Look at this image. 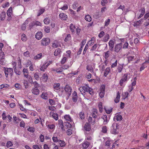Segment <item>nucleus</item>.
<instances>
[{
    "mask_svg": "<svg viewBox=\"0 0 149 149\" xmlns=\"http://www.w3.org/2000/svg\"><path fill=\"white\" fill-rule=\"evenodd\" d=\"M42 55V53L38 54L34 57V59L35 60L39 59L41 58Z\"/></svg>",
    "mask_w": 149,
    "mask_h": 149,
    "instance_id": "obj_37",
    "label": "nucleus"
},
{
    "mask_svg": "<svg viewBox=\"0 0 149 149\" xmlns=\"http://www.w3.org/2000/svg\"><path fill=\"white\" fill-rule=\"evenodd\" d=\"M67 59L68 58L63 56V57L60 61L61 63L62 64H64L66 62Z\"/></svg>",
    "mask_w": 149,
    "mask_h": 149,
    "instance_id": "obj_35",
    "label": "nucleus"
},
{
    "mask_svg": "<svg viewBox=\"0 0 149 149\" xmlns=\"http://www.w3.org/2000/svg\"><path fill=\"white\" fill-rule=\"evenodd\" d=\"M145 10L144 8H142L139 11L140 14L138 17V18L139 19L142 17L145 13Z\"/></svg>",
    "mask_w": 149,
    "mask_h": 149,
    "instance_id": "obj_20",
    "label": "nucleus"
},
{
    "mask_svg": "<svg viewBox=\"0 0 149 149\" xmlns=\"http://www.w3.org/2000/svg\"><path fill=\"white\" fill-rule=\"evenodd\" d=\"M85 92H88L91 95H93V93L91 88H90L88 86H85Z\"/></svg>",
    "mask_w": 149,
    "mask_h": 149,
    "instance_id": "obj_12",
    "label": "nucleus"
},
{
    "mask_svg": "<svg viewBox=\"0 0 149 149\" xmlns=\"http://www.w3.org/2000/svg\"><path fill=\"white\" fill-rule=\"evenodd\" d=\"M22 40L23 41H25L27 39V37L26 35L24 34H22L21 36Z\"/></svg>",
    "mask_w": 149,
    "mask_h": 149,
    "instance_id": "obj_56",
    "label": "nucleus"
},
{
    "mask_svg": "<svg viewBox=\"0 0 149 149\" xmlns=\"http://www.w3.org/2000/svg\"><path fill=\"white\" fill-rule=\"evenodd\" d=\"M4 73L6 77H8L9 74L11 76L13 73V69L10 68H6L4 70Z\"/></svg>",
    "mask_w": 149,
    "mask_h": 149,
    "instance_id": "obj_2",
    "label": "nucleus"
},
{
    "mask_svg": "<svg viewBox=\"0 0 149 149\" xmlns=\"http://www.w3.org/2000/svg\"><path fill=\"white\" fill-rule=\"evenodd\" d=\"M115 41L110 40L109 42V45L110 47V50H112L113 49V47L115 44Z\"/></svg>",
    "mask_w": 149,
    "mask_h": 149,
    "instance_id": "obj_16",
    "label": "nucleus"
},
{
    "mask_svg": "<svg viewBox=\"0 0 149 149\" xmlns=\"http://www.w3.org/2000/svg\"><path fill=\"white\" fill-rule=\"evenodd\" d=\"M63 56L65 57V58L68 59L71 58V51L70 50H68L66 52V53L64 54Z\"/></svg>",
    "mask_w": 149,
    "mask_h": 149,
    "instance_id": "obj_14",
    "label": "nucleus"
},
{
    "mask_svg": "<svg viewBox=\"0 0 149 149\" xmlns=\"http://www.w3.org/2000/svg\"><path fill=\"white\" fill-rule=\"evenodd\" d=\"M136 77H135L132 80V83L131 86H134L136 84Z\"/></svg>",
    "mask_w": 149,
    "mask_h": 149,
    "instance_id": "obj_45",
    "label": "nucleus"
},
{
    "mask_svg": "<svg viewBox=\"0 0 149 149\" xmlns=\"http://www.w3.org/2000/svg\"><path fill=\"white\" fill-rule=\"evenodd\" d=\"M8 85L7 84H2L0 85V89L8 88Z\"/></svg>",
    "mask_w": 149,
    "mask_h": 149,
    "instance_id": "obj_55",
    "label": "nucleus"
},
{
    "mask_svg": "<svg viewBox=\"0 0 149 149\" xmlns=\"http://www.w3.org/2000/svg\"><path fill=\"white\" fill-rule=\"evenodd\" d=\"M42 45H47L50 42V39L48 38H43L41 41Z\"/></svg>",
    "mask_w": 149,
    "mask_h": 149,
    "instance_id": "obj_3",
    "label": "nucleus"
},
{
    "mask_svg": "<svg viewBox=\"0 0 149 149\" xmlns=\"http://www.w3.org/2000/svg\"><path fill=\"white\" fill-rule=\"evenodd\" d=\"M0 63L2 65H4L5 64V61L4 58H1L0 60Z\"/></svg>",
    "mask_w": 149,
    "mask_h": 149,
    "instance_id": "obj_63",
    "label": "nucleus"
},
{
    "mask_svg": "<svg viewBox=\"0 0 149 149\" xmlns=\"http://www.w3.org/2000/svg\"><path fill=\"white\" fill-rule=\"evenodd\" d=\"M64 89L65 92L67 93L69 95H70L71 92V88L69 86L66 85Z\"/></svg>",
    "mask_w": 149,
    "mask_h": 149,
    "instance_id": "obj_13",
    "label": "nucleus"
},
{
    "mask_svg": "<svg viewBox=\"0 0 149 149\" xmlns=\"http://www.w3.org/2000/svg\"><path fill=\"white\" fill-rule=\"evenodd\" d=\"M97 113V111L96 109H94L93 113H92V117L95 118L96 117V115Z\"/></svg>",
    "mask_w": 149,
    "mask_h": 149,
    "instance_id": "obj_49",
    "label": "nucleus"
},
{
    "mask_svg": "<svg viewBox=\"0 0 149 149\" xmlns=\"http://www.w3.org/2000/svg\"><path fill=\"white\" fill-rule=\"evenodd\" d=\"M53 70L56 71L57 73H60L63 71V69L61 67L58 68H56V69H53Z\"/></svg>",
    "mask_w": 149,
    "mask_h": 149,
    "instance_id": "obj_32",
    "label": "nucleus"
},
{
    "mask_svg": "<svg viewBox=\"0 0 149 149\" xmlns=\"http://www.w3.org/2000/svg\"><path fill=\"white\" fill-rule=\"evenodd\" d=\"M70 66H69L68 64H66L64 65L62 67L63 70H66L70 67Z\"/></svg>",
    "mask_w": 149,
    "mask_h": 149,
    "instance_id": "obj_58",
    "label": "nucleus"
},
{
    "mask_svg": "<svg viewBox=\"0 0 149 149\" xmlns=\"http://www.w3.org/2000/svg\"><path fill=\"white\" fill-rule=\"evenodd\" d=\"M24 87L26 88H28L29 87V82L26 80H24L23 82Z\"/></svg>",
    "mask_w": 149,
    "mask_h": 149,
    "instance_id": "obj_42",
    "label": "nucleus"
},
{
    "mask_svg": "<svg viewBox=\"0 0 149 149\" xmlns=\"http://www.w3.org/2000/svg\"><path fill=\"white\" fill-rule=\"evenodd\" d=\"M62 53L61 49L60 48L56 49L54 52V55L55 56H59Z\"/></svg>",
    "mask_w": 149,
    "mask_h": 149,
    "instance_id": "obj_9",
    "label": "nucleus"
},
{
    "mask_svg": "<svg viewBox=\"0 0 149 149\" xmlns=\"http://www.w3.org/2000/svg\"><path fill=\"white\" fill-rule=\"evenodd\" d=\"M45 10L44 8H42L40 9L39 11L38 16H39L42 14L45 11Z\"/></svg>",
    "mask_w": 149,
    "mask_h": 149,
    "instance_id": "obj_59",
    "label": "nucleus"
},
{
    "mask_svg": "<svg viewBox=\"0 0 149 149\" xmlns=\"http://www.w3.org/2000/svg\"><path fill=\"white\" fill-rule=\"evenodd\" d=\"M129 77L128 76V74H124L123 78L122 79L125 81H127V80L129 79Z\"/></svg>",
    "mask_w": 149,
    "mask_h": 149,
    "instance_id": "obj_46",
    "label": "nucleus"
},
{
    "mask_svg": "<svg viewBox=\"0 0 149 149\" xmlns=\"http://www.w3.org/2000/svg\"><path fill=\"white\" fill-rule=\"evenodd\" d=\"M105 88V86L104 85H101L100 87V92L99 93V95L101 98L103 97L104 96Z\"/></svg>",
    "mask_w": 149,
    "mask_h": 149,
    "instance_id": "obj_4",
    "label": "nucleus"
},
{
    "mask_svg": "<svg viewBox=\"0 0 149 149\" xmlns=\"http://www.w3.org/2000/svg\"><path fill=\"white\" fill-rule=\"evenodd\" d=\"M98 107H99L100 111V112H102V104L101 102H100L98 104Z\"/></svg>",
    "mask_w": 149,
    "mask_h": 149,
    "instance_id": "obj_48",
    "label": "nucleus"
},
{
    "mask_svg": "<svg viewBox=\"0 0 149 149\" xmlns=\"http://www.w3.org/2000/svg\"><path fill=\"white\" fill-rule=\"evenodd\" d=\"M48 79V76L46 74L44 73L42 76L41 78V80L43 81L46 82L47 81Z\"/></svg>",
    "mask_w": 149,
    "mask_h": 149,
    "instance_id": "obj_22",
    "label": "nucleus"
},
{
    "mask_svg": "<svg viewBox=\"0 0 149 149\" xmlns=\"http://www.w3.org/2000/svg\"><path fill=\"white\" fill-rule=\"evenodd\" d=\"M50 21V20L49 18H46L44 20V23L46 24H49Z\"/></svg>",
    "mask_w": 149,
    "mask_h": 149,
    "instance_id": "obj_39",
    "label": "nucleus"
},
{
    "mask_svg": "<svg viewBox=\"0 0 149 149\" xmlns=\"http://www.w3.org/2000/svg\"><path fill=\"white\" fill-rule=\"evenodd\" d=\"M100 14L99 12L96 13L94 14L93 17L95 19H97L100 17Z\"/></svg>",
    "mask_w": 149,
    "mask_h": 149,
    "instance_id": "obj_61",
    "label": "nucleus"
},
{
    "mask_svg": "<svg viewBox=\"0 0 149 149\" xmlns=\"http://www.w3.org/2000/svg\"><path fill=\"white\" fill-rule=\"evenodd\" d=\"M71 39L70 35L69 34H67L66 37L65 39V41L67 42L70 40Z\"/></svg>",
    "mask_w": 149,
    "mask_h": 149,
    "instance_id": "obj_44",
    "label": "nucleus"
},
{
    "mask_svg": "<svg viewBox=\"0 0 149 149\" xmlns=\"http://www.w3.org/2000/svg\"><path fill=\"white\" fill-rule=\"evenodd\" d=\"M23 72L24 76L26 78H27L29 75V71L28 70L25 68H24L23 70Z\"/></svg>",
    "mask_w": 149,
    "mask_h": 149,
    "instance_id": "obj_26",
    "label": "nucleus"
},
{
    "mask_svg": "<svg viewBox=\"0 0 149 149\" xmlns=\"http://www.w3.org/2000/svg\"><path fill=\"white\" fill-rule=\"evenodd\" d=\"M58 141V144L60 145V146L62 147H63L65 146L66 144L64 141L60 140H59V141Z\"/></svg>",
    "mask_w": 149,
    "mask_h": 149,
    "instance_id": "obj_27",
    "label": "nucleus"
},
{
    "mask_svg": "<svg viewBox=\"0 0 149 149\" xmlns=\"http://www.w3.org/2000/svg\"><path fill=\"white\" fill-rule=\"evenodd\" d=\"M42 36V32L40 31L38 32L36 35V38L38 40L40 39Z\"/></svg>",
    "mask_w": 149,
    "mask_h": 149,
    "instance_id": "obj_19",
    "label": "nucleus"
},
{
    "mask_svg": "<svg viewBox=\"0 0 149 149\" xmlns=\"http://www.w3.org/2000/svg\"><path fill=\"white\" fill-rule=\"evenodd\" d=\"M122 116L120 114H116L113 118V120L114 121H120L122 120Z\"/></svg>",
    "mask_w": 149,
    "mask_h": 149,
    "instance_id": "obj_7",
    "label": "nucleus"
},
{
    "mask_svg": "<svg viewBox=\"0 0 149 149\" xmlns=\"http://www.w3.org/2000/svg\"><path fill=\"white\" fill-rule=\"evenodd\" d=\"M109 38V34H106L103 39V41L104 42L107 41Z\"/></svg>",
    "mask_w": 149,
    "mask_h": 149,
    "instance_id": "obj_33",
    "label": "nucleus"
},
{
    "mask_svg": "<svg viewBox=\"0 0 149 149\" xmlns=\"http://www.w3.org/2000/svg\"><path fill=\"white\" fill-rule=\"evenodd\" d=\"M52 95V93L49 91L47 93H42L41 97L43 99L47 100L48 99V95Z\"/></svg>",
    "mask_w": 149,
    "mask_h": 149,
    "instance_id": "obj_5",
    "label": "nucleus"
},
{
    "mask_svg": "<svg viewBox=\"0 0 149 149\" xmlns=\"http://www.w3.org/2000/svg\"><path fill=\"white\" fill-rule=\"evenodd\" d=\"M85 86H84L80 87L79 88V89L80 91L81 94L84 95V93H85Z\"/></svg>",
    "mask_w": 149,
    "mask_h": 149,
    "instance_id": "obj_29",
    "label": "nucleus"
},
{
    "mask_svg": "<svg viewBox=\"0 0 149 149\" xmlns=\"http://www.w3.org/2000/svg\"><path fill=\"white\" fill-rule=\"evenodd\" d=\"M120 97V93L118 91L117 93L116 97L114 100V101L115 103H117L119 102Z\"/></svg>",
    "mask_w": 149,
    "mask_h": 149,
    "instance_id": "obj_25",
    "label": "nucleus"
},
{
    "mask_svg": "<svg viewBox=\"0 0 149 149\" xmlns=\"http://www.w3.org/2000/svg\"><path fill=\"white\" fill-rule=\"evenodd\" d=\"M95 38L93 37L91 39L88 43V44L90 46H91L94 42Z\"/></svg>",
    "mask_w": 149,
    "mask_h": 149,
    "instance_id": "obj_31",
    "label": "nucleus"
},
{
    "mask_svg": "<svg viewBox=\"0 0 149 149\" xmlns=\"http://www.w3.org/2000/svg\"><path fill=\"white\" fill-rule=\"evenodd\" d=\"M56 134H54L52 138V139L53 142L55 143L58 142V141H59V139H58Z\"/></svg>",
    "mask_w": 149,
    "mask_h": 149,
    "instance_id": "obj_30",
    "label": "nucleus"
},
{
    "mask_svg": "<svg viewBox=\"0 0 149 149\" xmlns=\"http://www.w3.org/2000/svg\"><path fill=\"white\" fill-rule=\"evenodd\" d=\"M111 142V141L110 139H108L105 143V146H109L111 143H110Z\"/></svg>",
    "mask_w": 149,
    "mask_h": 149,
    "instance_id": "obj_57",
    "label": "nucleus"
},
{
    "mask_svg": "<svg viewBox=\"0 0 149 149\" xmlns=\"http://www.w3.org/2000/svg\"><path fill=\"white\" fill-rule=\"evenodd\" d=\"M51 62H46L40 68V70L41 71H44L47 67L50 64Z\"/></svg>",
    "mask_w": 149,
    "mask_h": 149,
    "instance_id": "obj_8",
    "label": "nucleus"
},
{
    "mask_svg": "<svg viewBox=\"0 0 149 149\" xmlns=\"http://www.w3.org/2000/svg\"><path fill=\"white\" fill-rule=\"evenodd\" d=\"M59 45L58 43L54 42L52 44V47L53 48H56L58 47Z\"/></svg>",
    "mask_w": 149,
    "mask_h": 149,
    "instance_id": "obj_64",
    "label": "nucleus"
},
{
    "mask_svg": "<svg viewBox=\"0 0 149 149\" xmlns=\"http://www.w3.org/2000/svg\"><path fill=\"white\" fill-rule=\"evenodd\" d=\"M123 66L122 65H118L117 69L118 72H120L123 69Z\"/></svg>",
    "mask_w": 149,
    "mask_h": 149,
    "instance_id": "obj_41",
    "label": "nucleus"
},
{
    "mask_svg": "<svg viewBox=\"0 0 149 149\" xmlns=\"http://www.w3.org/2000/svg\"><path fill=\"white\" fill-rule=\"evenodd\" d=\"M149 63V61H146L144 63H143L141 66L140 68V71H142L146 67H147V65H145L146 63Z\"/></svg>",
    "mask_w": 149,
    "mask_h": 149,
    "instance_id": "obj_23",
    "label": "nucleus"
},
{
    "mask_svg": "<svg viewBox=\"0 0 149 149\" xmlns=\"http://www.w3.org/2000/svg\"><path fill=\"white\" fill-rule=\"evenodd\" d=\"M54 91L57 92H58V90L60 89L59 84H55L54 85Z\"/></svg>",
    "mask_w": 149,
    "mask_h": 149,
    "instance_id": "obj_24",
    "label": "nucleus"
},
{
    "mask_svg": "<svg viewBox=\"0 0 149 149\" xmlns=\"http://www.w3.org/2000/svg\"><path fill=\"white\" fill-rule=\"evenodd\" d=\"M70 29L71 31L72 32H73L74 31L75 29V27L74 25L72 24H71L70 26Z\"/></svg>",
    "mask_w": 149,
    "mask_h": 149,
    "instance_id": "obj_54",
    "label": "nucleus"
},
{
    "mask_svg": "<svg viewBox=\"0 0 149 149\" xmlns=\"http://www.w3.org/2000/svg\"><path fill=\"white\" fill-rule=\"evenodd\" d=\"M90 143L87 141H85L82 144L83 149H86L89 146Z\"/></svg>",
    "mask_w": 149,
    "mask_h": 149,
    "instance_id": "obj_21",
    "label": "nucleus"
},
{
    "mask_svg": "<svg viewBox=\"0 0 149 149\" xmlns=\"http://www.w3.org/2000/svg\"><path fill=\"white\" fill-rule=\"evenodd\" d=\"M110 52L109 51H107L105 53L104 57L106 59H107L109 56Z\"/></svg>",
    "mask_w": 149,
    "mask_h": 149,
    "instance_id": "obj_53",
    "label": "nucleus"
},
{
    "mask_svg": "<svg viewBox=\"0 0 149 149\" xmlns=\"http://www.w3.org/2000/svg\"><path fill=\"white\" fill-rule=\"evenodd\" d=\"M102 118L103 120V124L106 125L107 124L109 120V118H108L107 115H103L102 117Z\"/></svg>",
    "mask_w": 149,
    "mask_h": 149,
    "instance_id": "obj_6",
    "label": "nucleus"
},
{
    "mask_svg": "<svg viewBox=\"0 0 149 149\" xmlns=\"http://www.w3.org/2000/svg\"><path fill=\"white\" fill-rule=\"evenodd\" d=\"M85 19L88 22H90L91 20V18L89 15H86L85 17Z\"/></svg>",
    "mask_w": 149,
    "mask_h": 149,
    "instance_id": "obj_40",
    "label": "nucleus"
},
{
    "mask_svg": "<svg viewBox=\"0 0 149 149\" xmlns=\"http://www.w3.org/2000/svg\"><path fill=\"white\" fill-rule=\"evenodd\" d=\"M31 92L33 94L36 95H38L39 93V91L37 87L33 88L31 90Z\"/></svg>",
    "mask_w": 149,
    "mask_h": 149,
    "instance_id": "obj_17",
    "label": "nucleus"
},
{
    "mask_svg": "<svg viewBox=\"0 0 149 149\" xmlns=\"http://www.w3.org/2000/svg\"><path fill=\"white\" fill-rule=\"evenodd\" d=\"M119 128V125L117 123H113L112 125L111 132L113 134H116L118 132L117 130Z\"/></svg>",
    "mask_w": 149,
    "mask_h": 149,
    "instance_id": "obj_1",
    "label": "nucleus"
},
{
    "mask_svg": "<svg viewBox=\"0 0 149 149\" xmlns=\"http://www.w3.org/2000/svg\"><path fill=\"white\" fill-rule=\"evenodd\" d=\"M12 143L10 141H8L6 144V146L7 148L11 147L13 146Z\"/></svg>",
    "mask_w": 149,
    "mask_h": 149,
    "instance_id": "obj_51",
    "label": "nucleus"
},
{
    "mask_svg": "<svg viewBox=\"0 0 149 149\" xmlns=\"http://www.w3.org/2000/svg\"><path fill=\"white\" fill-rule=\"evenodd\" d=\"M72 99L73 101L74 102H76L77 100V95L75 91L72 94Z\"/></svg>",
    "mask_w": 149,
    "mask_h": 149,
    "instance_id": "obj_18",
    "label": "nucleus"
},
{
    "mask_svg": "<svg viewBox=\"0 0 149 149\" xmlns=\"http://www.w3.org/2000/svg\"><path fill=\"white\" fill-rule=\"evenodd\" d=\"M59 18L62 20H66L68 18L67 15L65 14L61 13L59 15Z\"/></svg>",
    "mask_w": 149,
    "mask_h": 149,
    "instance_id": "obj_15",
    "label": "nucleus"
},
{
    "mask_svg": "<svg viewBox=\"0 0 149 149\" xmlns=\"http://www.w3.org/2000/svg\"><path fill=\"white\" fill-rule=\"evenodd\" d=\"M33 24L35 25L36 26H41V24L40 22L38 21H36L35 22H34L33 23H32L31 24H30V26H32Z\"/></svg>",
    "mask_w": 149,
    "mask_h": 149,
    "instance_id": "obj_43",
    "label": "nucleus"
},
{
    "mask_svg": "<svg viewBox=\"0 0 149 149\" xmlns=\"http://www.w3.org/2000/svg\"><path fill=\"white\" fill-rule=\"evenodd\" d=\"M6 16V13L5 12L2 11L0 14L1 20L2 21L4 20Z\"/></svg>",
    "mask_w": 149,
    "mask_h": 149,
    "instance_id": "obj_28",
    "label": "nucleus"
},
{
    "mask_svg": "<svg viewBox=\"0 0 149 149\" xmlns=\"http://www.w3.org/2000/svg\"><path fill=\"white\" fill-rule=\"evenodd\" d=\"M65 119L66 120L71 121L72 119L70 116L69 115H66L64 116Z\"/></svg>",
    "mask_w": 149,
    "mask_h": 149,
    "instance_id": "obj_36",
    "label": "nucleus"
},
{
    "mask_svg": "<svg viewBox=\"0 0 149 149\" xmlns=\"http://www.w3.org/2000/svg\"><path fill=\"white\" fill-rule=\"evenodd\" d=\"M15 88L17 89H20L21 88V86L19 84L16 83L15 85Z\"/></svg>",
    "mask_w": 149,
    "mask_h": 149,
    "instance_id": "obj_60",
    "label": "nucleus"
},
{
    "mask_svg": "<svg viewBox=\"0 0 149 149\" xmlns=\"http://www.w3.org/2000/svg\"><path fill=\"white\" fill-rule=\"evenodd\" d=\"M44 30L45 32L47 33H49L50 32L49 27L47 26H45L44 27Z\"/></svg>",
    "mask_w": 149,
    "mask_h": 149,
    "instance_id": "obj_52",
    "label": "nucleus"
},
{
    "mask_svg": "<svg viewBox=\"0 0 149 149\" xmlns=\"http://www.w3.org/2000/svg\"><path fill=\"white\" fill-rule=\"evenodd\" d=\"M84 130L86 131L89 132L91 130V125L89 123H86L84 127Z\"/></svg>",
    "mask_w": 149,
    "mask_h": 149,
    "instance_id": "obj_11",
    "label": "nucleus"
},
{
    "mask_svg": "<svg viewBox=\"0 0 149 149\" xmlns=\"http://www.w3.org/2000/svg\"><path fill=\"white\" fill-rule=\"evenodd\" d=\"M12 7H10L7 10V14L8 16L9 17L11 16L12 13Z\"/></svg>",
    "mask_w": 149,
    "mask_h": 149,
    "instance_id": "obj_38",
    "label": "nucleus"
},
{
    "mask_svg": "<svg viewBox=\"0 0 149 149\" xmlns=\"http://www.w3.org/2000/svg\"><path fill=\"white\" fill-rule=\"evenodd\" d=\"M110 71V69L109 67L107 68L105 71L104 74V76L105 77H106L107 75L109 73Z\"/></svg>",
    "mask_w": 149,
    "mask_h": 149,
    "instance_id": "obj_34",
    "label": "nucleus"
},
{
    "mask_svg": "<svg viewBox=\"0 0 149 149\" xmlns=\"http://www.w3.org/2000/svg\"><path fill=\"white\" fill-rule=\"evenodd\" d=\"M107 127L106 126H104L102 128V131L104 133H106L107 132Z\"/></svg>",
    "mask_w": 149,
    "mask_h": 149,
    "instance_id": "obj_62",
    "label": "nucleus"
},
{
    "mask_svg": "<svg viewBox=\"0 0 149 149\" xmlns=\"http://www.w3.org/2000/svg\"><path fill=\"white\" fill-rule=\"evenodd\" d=\"M52 116L55 120H57L58 119V115L56 113H53Z\"/></svg>",
    "mask_w": 149,
    "mask_h": 149,
    "instance_id": "obj_47",
    "label": "nucleus"
},
{
    "mask_svg": "<svg viewBox=\"0 0 149 149\" xmlns=\"http://www.w3.org/2000/svg\"><path fill=\"white\" fill-rule=\"evenodd\" d=\"M122 47V45L121 43L116 45L114 47L115 51L116 52H118L121 49Z\"/></svg>",
    "mask_w": 149,
    "mask_h": 149,
    "instance_id": "obj_10",
    "label": "nucleus"
},
{
    "mask_svg": "<svg viewBox=\"0 0 149 149\" xmlns=\"http://www.w3.org/2000/svg\"><path fill=\"white\" fill-rule=\"evenodd\" d=\"M129 93L127 92H125L123 93V98L125 99L127 97Z\"/></svg>",
    "mask_w": 149,
    "mask_h": 149,
    "instance_id": "obj_50",
    "label": "nucleus"
}]
</instances>
